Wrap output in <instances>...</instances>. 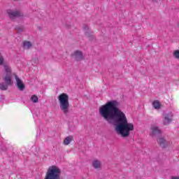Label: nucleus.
<instances>
[{
  "instance_id": "obj_13",
  "label": "nucleus",
  "mask_w": 179,
  "mask_h": 179,
  "mask_svg": "<svg viewBox=\"0 0 179 179\" xmlns=\"http://www.w3.org/2000/svg\"><path fill=\"white\" fill-rule=\"evenodd\" d=\"M72 141H73V136H69L64 138L63 143L64 145H68L71 143Z\"/></svg>"
},
{
  "instance_id": "obj_11",
  "label": "nucleus",
  "mask_w": 179,
  "mask_h": 179,
  "mask_svg": "<svg viewBox=\"0 0 179 179\" xmlns=\"http://www.w3.org/2000/svg\"><path fill=\"white\" fill-rule=\"evenodd\" d=\"M72 57L76 59V61H82L83 59V54L79 50L75 51L72 54Z\"/></svg>"
},
{
  "instance_id": "obj_14",
  "label": "nucleus",
  "mask_w": 179,
  "mask_h": 179,
  "mask_svg": "<svg viewBox=\"0 0 179 179\" xmlns=\"http://www.w3.org/2000/svg\"><path fill=\"white\" fill-rule=\"evenodd\" d=\"M33 46L31 42L30 41H24L23 43V48L24 50H30V48Z\"/></svg>"
},
{
  "instance_id": "obj_5",
  "label": "nucleus",
  "mask_w": 179,
  "mask_h": 179,
  "mask_svg": "<svg viewBox=\"0 0 179 179\" xmlns=\"http://www.w3.org/2000/svg\"><path fill=\"white\" fill-rule=\"evenodd\" d=\"M7 13L11 20L16 19V17H20L23 16V13L17 10H8Z\"/></svg>"
},
{
  "instance_id": "obj_4",
  "label": "nucleus",
  "mask_w": 179,
  "mask_h": 179,
  "mask_svg": "<svg viewBox=\"0 0 179 179\" xmlns=\"http://www.w3.org/2000/svg\"><path fill=\"white\" fill-rule=\"evenodd\" d=\"M44 179H61V169L55 165L50 166Z\"/></svg>"
},
{
  "instance_id": "obj_17",
  "label": "nucleus",
  "mask_w": 179,
  "mask_h": 179,
  "mask_svg": "<svg viewBox=\"0 0 179 179\" xmlns=\"http://www.w3.org/2000/svg\"><path fill=\"white\" fill-rule=\"evenodd\" d=\"M173 57L176 58V59H179V50H175L173 52Z\"/></svg>"
},
{
  "instance_id": "obj_3",
  "label": "nucleus",
  "mask_w": 179,
  "mask_h": 179,
  "mask_svg": "<svg viewBox=\"0 0 179 179\" xmlns=\"http://www.w3.org/2000/svg\"><path fill=\"white\" fill-rule=\"evenodd\" d=\"M57 99L60 110L64 115H68V113H69V96L66 93H62L58 96Z\"/></svg>"
},
{
  "instance_id": "obj_7",
  "label": "nucleus",
  "mask_w": 179,
  "mask_h": 179,
  "mask_svg": "<svg viewBox=\"0 0 179 179\" xmlns=\"http://www.w3.org/2000/svg\"><path fill=\"white\" fill-rule=\"evenodd\" d=\"M157 142L162 149H166L168 146H170V141H166L164 137H158Z\"/></svg>"
},
{
  "instance_id": "obj_19",
  "label": "nucleus",
  "mask_w": 179,
  "mask_h": 179,
  "mask_svg": "<svg viewBox=\"0 0 179 179\" xmlns=\"http://www.w3.org/2000/svg\"><path fill=\"white\" fill-rule=\"evenodd\" d=\"M171 179H179V177H177V176H172Z\"/></svg>"
},
{
  "instance_id": "obj_16",
  "label": "nucleus",
  "mask_w": 179,
  "mask_h": 179,
  "mask_svg": "<svg viewBox=\"0 0 179 179\" xmlns=\"http://www.w3.org/2000/svg\"><path fill=\"white\" fill-rule=\"evenodd\" d=\"M31 100L33 103H38V97L36 95H32Z\"/></svg>"
},
{
  "instance_id": "obj_9",
  "label": "nucleus",
  "mask_w": 179,
  "mask_h": 179,
  "mask_svg": "<svg viewBox=\"0 0 179 179\" xmlns=\"http://www.w3.org/2000/svg\"><path fill=\"white\" fill-rule=\"evenodd\" d=\"M83 29L85 33L86 37H87L89 40L94 38V36L92 34L93 32L91 31L90 28L88 27V25L84 24Z\"/></svg>"
},
{
  "instance_id": "obj_12",
  "label": "nucleus",
  "mask_w": 179,
  "mask_h": 179,
  "mask_svg": "<svg viewBox=\"0 0 179 179\" xmlns=\"http://www.w3.org/2000/svg\"><path fill=\"white\" fill-rule=\"evenodd\" d=\"M92 166H93L94 169L99 170V169H101V162H100V161H99V160H94L92 162Z\"/></svg>"
},
{
  "instance_id": "obj_18",
  "label": "nucleus",
  "mask_w": 179,
  "mask_h": 179,
  "mask_svg": "<svg viewBox=\"0 0 179 179\" xmlns=\"http://www.w3.org/2000/svg\"><path fill=\"white\" fill-rule=\"evenodd\" d=\"M23 29L24 27L20 26V27H17L15 28V29L17 30V31H18V33H20V31H23Z\"/></svg>"
},
{
  "instance_id": "obj_8",
  "label": "nucleus",
  "mask_w": 179,
  "mask_h": 179,
  "mask_svg": "<svg viewBox=\"0 0 179 179\" xmlns=\"http://www.w3.org/2000/svg\"><path fill=\"white\" fill-rule=\"evenodd\" d=\"M14 76H15V78L16 80L15 85H16L17 89L19 90H20V92H23V90H24V88H25L24 84L22 81V80L20 78H19V77L17 76L16 74L14 73Z\"/></svg>"
},
{
  "instance_id": "obj_6",
  "label": "nucleus",
  "mask_w": 179,
  "mask_h": 179,
  "mask_svg": "<svg viewBox=\"0 0 179 179\" xmlns=\"http://www.w3.org/2000/svg\"><path fill=\"white\" fill-rule=\"evenodd\" d=\"M173 112H169L164 114L163 116V124L164 125H169L173 121Z\"/></svg>"
},
{
  "instance_id": "obj_2",
  "label": "nucleus",
  "mask_w": 179,
  "mask_h": 179,
  "mask_svg": "<svg viewBox=\"0 0 179 179\" xmlns=\"http://www.w3.org/2000/svg\"><path fill=\"white\" fill-rule=\"evenodd\" d=\"M4 71L6 72V76L3 78L5 83H0V90H8V86H10L13 83L12 81V69L10 66L7 64L4 65Z\"/></svg>"
},
{
  "instance_id": "obj_10",
  "label": "nucleus",
  "mask_w": 179,
  "mask_h": 179,
  "mask_svg": "<svg viewBox=\"0 0 179 179\" xmlns=\"http://www.w3.org/2000/svg\"><path fill=\"white\" fill-rule=\"evenodd\" d=\"M162 130L159 129V127L156 125H152L150 129V135L152 136H156V135H160Z\"/></svg>"
},
{
  "instance_id": "obj_20",
  "label": "nucleus",
  "mask_w": 179,
  "mask_h": 179,
  "mask_svg": "<svg viewBox=\"0 0 179 179\" xmlns=\"http://www.w3.org/2000/svg\"><path fill=\"white\" fill-rule=\"evenodd\" d=\"M66 27H71L70 24H68V23L66 24Z\"/></svg>"
},
{
  "instance_id": "obj_21",
  "label": "nucleus",
  "mask_w": 179,
  "mask_h": 179,
  "mask_svg": "<svg viewBox=\"0 0 179 179\" xmlns=\"http://www.w3.org/2000/svg\"><path fill=\"white\" fill-rule=\"evenodd\" d=\"M14 1H17V0H14Z\"/></svg>"
},
{
  "instance_id": "obj_15",
  "label": "nucleus",
  "mask_w": 179,
  "mask_h": 179,
  "mask_svg": "<svg viewBox=\"0 0 179 179\" xmlns=\"http://www.w3.org/2000/svg\"><path fill=\"white\" fill-rule=\"evenodd\" d=\"M152 106L155 110H159V108H160V102H159V101H155L152 103Z\"/></svg>"
},
{
  "instance_id": "obj_1",
  "label": "nucleus",
  "mask_w": 179,
  "mask_h": 179,
  "mask_svg": "<svg viewBox=\"0 0 179 179\" xmlns=\"http://www.w3.org/2000/svg\"><path fill=\"white\" fill-rule=\"evenodd\" d=\"M99 115L108 124H115V131L122 138H128L131 131H134V124L128 122L127 115L118 108V101H108L99 108Z\"/></svg>"
}]
</instances>
